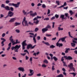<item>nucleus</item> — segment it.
Listing matches in <instances>:
<instances>
[{
  "mask_svg": "<svg viewBox=\"0 0 77 77\" xmlns=\"http://www.w3.org/2000/svg\"><path fill=\"white\" fill-rule=\"evenodd\" d=\"M26 17H24L22 22V24L23 26H29L27 23V21L26 20Z\"/></svg>",
  "mask_w": 77,
  "mask_h": 77,
  "instance_id": "1",
  "label": "nucleus"
},
{
  "mask_svg": "<svg viewBox=\"0 0 77 77\" xmlns=\"http://www.w3.org/2000/svg\"><path fill=\"white\" fill-rule=\"evenodd\" d=\"M20 5V2H18L17 4L9 3V6H13L16 8H18Z\"/></svg>",
  "mask_w": 77,
  "mask_h": 77,
  "instance_id": "2",
  "label": "nucleus"
},
{
  "mask_svg": "<svg viewBox=\"0 0 77 77\" xmlns=\"http://www.w3.org/2000/svg\"><path fill=\"white\" fill-rule=\"evenodd\" d=\"M68 66L69 68L70 69H72L74 72H75V68L73 67L72 63H70L68 65Z\"/></svg>",
  "mask_w": 77,
  "mask_h": 77,
  "instance_id": "3",
  "label": "nucleus"
},
{
  "mask_svg": "<svg viewBox=\"0 0 77 77\" xmlns=\"http://www.w3.org/2000/svg\"><path fill=\"white\" fill-rule=\"evenodd\" d=\"M14 13L12 12L11 11H9L8 13V15L5 17V18H8V17H12L13 15H14Z\"/></svg>",
  "mask_w": 77,
  "mask_h": 77,
  "instance_id": "4",
  "label": "nucleus"
},
{
  "mask_svg": "<svg viewBox=\"0 0 77 77\" xmlns=\"http://www.w3.org/2000/svg\"><path fill=\"white\" fill-rule=\"evenodd\" d=\"M64 57L65 58L66 60H72V57H71L70 56H64Z\"/></svg>",
  "mask_w": 77,
  "mask_h": 77,
  "instance_id": "5",
  "label": "nucleus"
},
{
  "mask_svg": "<svg viewBox=\"0 0 77 77\" xmlns=\"http://www.w3.org/2000/svg\"><path fill=\"white\" fill-rule=\"evenodd\" d=\"M26 40H25L22 42V45L23 50H24V49H25V46L27 45V44L26 43Z\"/></svg>",
  "mask_w": 77,
  "mask_h": 77,
  "instance_id": "6",
  "label": "nucleus"
},
{
  "mask_svg": "<svg viewBox=\"0 0 77 77\" xmlns=\"http://www.w3.org/2000/svg\"><path fill=\"white\" fill-rule=\"evenodd\" d=\"M72 42L71 43V45L72 47H74L75 46V44H77V42L76 41H75V40H72Z\"/></svg>",
  "mask_w": 77,
  "mask_h": 77,
  "instance_id": "7",
  "label": "nucleus"
},
{
  "mask_svg": "<svg viewBox=\"0 0 77 77\" xmlns=\"http://www.w3.org/2000/svg\"><path fill=\"white\" fill-rule=\"evenodd\" d=\"M35 20H37L36 21H34L33 22V23L36 24H38V23H39V21L38 20V19H37V17H35L33 19V21H35Z\"/></svg>",
  "mask_w": 77,
  "mask_h": 77,
  "instance_id": "8",
  "label": "nucleus"
},
{
  "mask_svg": "<svg viewBox=\"0 0 77 77\" xmlns=\"http://www.w3.org/2000/svg\"><path fill=\"white\" fill-rule=\"evenodd\" d=\"M1 40L2 41L1 42L2 46V47H3L5 45L4 42H6V40L3 38H1Z\"/></svg>",
  "mask_w": 77,
  "mask_h": 77,
  "instance_id": "9",
  "label": "nucleus"
},
{
  "mask_svg": "<svg viewBox=\"0 0 77 77\" xmlns=\"http://www.w3.org/2000/svg\"><path fill=\"white\" fill-rule=\"evenodd\" d=\"M30 74H28V76H32L33 75V74H34V71L33 70L30 69Z\"/></svg>",
  "mask_w": 77,
  "mask_h": 77,
  "instance_id": "10",
  "label": "nucleus"
},
{
  "mask_svg": "<svg viewBox=\"0 0 77 77\" xmlns=\"http://www.w3.org/2000/svg\"><path fill=\"white\" fill-rule=\"evenodd\" d=\"M68 34L69 36V37H70V38H73L74 41V40L75 41H77V38H73V37L72 36H71V32H68Z\"/></svg>",
  "mask_w": 77,
  "mask_h": 77,
  "instance_id": "11",
  "label": "nucleus"
},
{
  "mask_svg": "<svg viewBox=\"0 0 77 77\" xmlns=\"http://www.w3.org/2000/svg\"><path fill=\"white\" fill-rule=\"evenodd\" d=\"M17 48L16 49H14V51L15 52H18V50L19 49L20 47H21V45H20L18 46V45H17Z\"/></svg>",
  "mask_w": 77,
  "mask_h": 77,
  "instance_id": "12",
  "label": "nucleus"
},
{
  "mask_svg": "<svg viewBox=\"0 0 77 77\" xmlns=\"http://www.w3.org/2000/svg\"><path fill=\"white\" fill-rule=\"evenodd\" d=\"M18 70L20 71H22V72H24V71H25V70H24V68L22 67H19L18 68Z\"/></svg>",
  "mask_w": 77,
  "mask_h": 77,
  "instance_id": "13",
  "label": "nucleus"
},
{
  "mask_svg": "<svg viewBox=\"0 0 77 77\" xmlns=\"http://www.w3.org/2000/svg\"><path fill=\"white\" fill-rule=\"evenodd\" d=\"M16 20V18H13L11 19L9 21L10 23H13Z\"/></svg>",
  "mask_w": 77,
  "mask_h": 77,
  "instance_id": "14",
  "label": "nucleus"
},
{
  "mask_svg": "<svg viewBox=\"0 0 77 77\" xmlns=\"http://www.w3.org/2000/svg\"><path fill=\"white\" fill-rule=\"evenodd\" d=\"M36 36H37V34H35L33 37V40L34 43H36V38H35L36 37Z\"/></svg>",
  "mask_w": 77,
  "mask_h": 77,
  "instance_id": "15",
  "label": "nucleus"
},
{
  "mask_svg": "<svg viewBox=\"0 0 77 77\" xmlns=\"http://www.w3.org/2000/svg\"><path fill=\"white\" fill-rule=\"evenodd\" d=\"M42 33H45V32H47V31H48V29L45 28L42 29Z\"/></svg>",
  "mask_w": 77,
  "mask_h": 77,
  "instance_id": "16",
  "label": "nucleus"
},
{
  "mask_svg": "<svg viewBox=\"0 0 77 77\" xmlns=\"http://www.w3.org/2000/svg\"><path fill=\"white\" fill-rule=\"evenodd\" d=\"M32 46V45L31 44H29L28 45L27 47V50H29V48H31Z\"/></svg>",
  "mask_w": 77,
  "mask_h": 77,
  "instance_id": "17",
  "label": "nucleus"
},
{
  "mask_svg": "<svg viewBox=\"0 0 77 77\" xmlns=\"http://www.w3.org/2000/svg\"><path fill=\"white\" fill-rule=\"evenodd\" d=\"M5 9L7 11H10V7L8 6H6L5 7Z\"/></svg>",
  "mask_w": 77,
  "mask_h": 77,
  "instance_id": "18",
  "label": "nucleus"
},
{
  "mask_svg": "<svg viewBox=\"0 0 77 77\" xmlns=\"http://www.w3.org/2000/svg\"><path fill=\"white\" fill-rule=\"evenodd\" d=\"M21 24V23L16 22L14 23V26H20Z\"/></svg>",
  "mask_w": 77,
  "mask_h": 77,
  "instance_id": "19",
  "label": "nucleus"
},
{
  "mask_svg": "<svg viewBox=\"0 0 77 77\" xmlns=\"http://www.w3.org/2000/svg\"><path fill=\"white\" fill-rule=\"evenodd\" d=\"M30 15L32 16V17H35V15H37V13L36 12H35L34 13V14H32V13H31L30 14Z\"/></svg>",
  "mask_w": 77,
  "mask_h": 77,
  "instance_id": "20",
  "label": "nucleus"
},
{
  "mask_svg": "<svg viewBox=\"0 0 77 77\" xmlns=\"http://www.w3.org/2000/svg\"><path fill=\"white\" fill-rule=\"evenodd\" d=\"M16 45L15 47L13 46L11 48V49L12 50H14V49H17V45Z\"/></svg>",
  "mask_w": 77,
  "mask_h": 77,
  "instance_id": "21",
  "label": "nucleus"
},
{
  "mask_svg": "<svg viewBox=\"0 0 77 77\" xmlns=\"http://www.w3.org/2000/svg\"><path fill=\"white\" fill-rule=\"evenodd\" d=\"M66 38V37H65L61 38V41H62V42H64Z\"/></svg>",
  "mask_w": 77,
  "mask_h": 77,
  "instance_id": "22",
  "label": "nucleus"
},
{
  "mask_svg": "<svg viewBox=\"0 0 77 77\" xmlns=\"http://www.w3.org/2000/svg\"><path fill=\"white\" fill-rule=\"evenodd\" d=\"M70 50V48H66V51H65V53H68V51H69Z\"/></svg>",
  "mask_w": 77,
  "mask_h": 77,
  "instance_id": "23",
  "label": "nucleus"
},
{
  "mask_svg": "<svg viewBox=\"0 0 77 77\" xmlns=\"http://www.w3.org/2000/svg\"><path fill=\"white\" fill-rule=\"evenodd\" d=\"M64 17H65V15H61L60 16V18H62V20H63V19H65V18H64Z\"/></svg>",
  "mask_w": 77,
  "mask_h": 77,
  "instance_id": "24",
  "label": "nucleus"
},
{
  "mask_svg": "<svg viewBox=\"0 0 77 77\" xmlns=\"http://www.w3.org/2000/svg\"><path fill=\"white\" fill-rule=\"evenodd\" d=\"M53 59H54V60L55 61H56V62L57 60H58V59L56 57L54 56L53 57Z\"/></svg>",
  "mask_w": 77,
  "mask_h": 77,
  "instance_id": "25",
  "label": "nucleus"
},
{
  "mask_svg": "<svg viewBox=\"0 0 77 77\" xmlns=\"http://www.w3.org/2000/svg\"><path fill=\"white\" fill-rule=\"evenodd\" d=\"M61 27H58V31H60V30L62 31L63 30V28H60Z\"/></svg>",
  "mask_w": 77,
  "mask_h": 77,
  "instance_id": "26",
  "label": "nucleus"
},
{
  "mask_svg": "<svg viewBox=\"0 0 77 77\" xmlns=\"http://www.w3.org/2000/svg\"><path fill=\"white\" fill-rule=\"evenodd\" d=\"M46 29H51V26L49 25H48L46 27Z\"/></svg>",
  "mask_w": 77,
  "mask_h": 77,
  "instance_id": "27",
  "label": "nucleus"
},
{
  "mask_svg": "<svg viewBox=\"0 0 77 77\" xmlns=\"http://www.w3.org/2000/svg\"><path fill=\"white\" fill-rule=\"evenodd\" d=\"M56 4H57V5L59 6L60 5V2L59 1H56Z\"/></svg>",
  "mask_w": 77,
  "mask_h": 77,
  "instance_id": "28",
  "label": "nucleus"
},
{
  "mask_svg": "<svg viewBox=\"0 0 77 77\" xmlns=\"http://www.w3.org/2000/svg\"><path fill=\"white\" fill-rule=\"evenodd\" d=\"M61 40V38H60L59 39L58 41L56 43V45L57 47L59 46V42H60V41Z\"/></svg>",
  "mask_w": 77,
  "mask_h": 77,
  "instance_id": "29",
  "label": "nucleus"
},
{
  "mask_svg": "<svg viewBox=\"0 0 77 77\" xmlns=\"http://www.w3.org/2000/svg\"><path fill=\"white\" fill-rule=\"evenodd\" d=\"M56 77H63V75L62 74H60L57 76Z\"/></svg>",
  "mask_w": 77,
  "mask_h": 77,
  "instance_id": "30",
  "label": "nucleus"
},
{
  "mask_svg": "<svg viewBox=\"0 0 77 77\" xmlns=\"http://www.w3.org/2000/svg\"><path fill=\"white\" fill-rule=\"evenodd\" d=\"M69 13L70 14V15H72L73 14H74V13L72 12V11L71 10H70L69 11Z\"/></svg>",
  "mask_w": 77,
  "mask_h": 77,
  "instance_id": "31",
  "label": "nucleus"
},
{
  "mask_svg": "<svg viewBox=\"0 0 77 77\" xmlns=\"http://www.w3.org/2000/svg\"><path fill=\"white\" fill-rule=\"evenodd\" d=\"M55 48V46L53 45H52L50 46V48Z\"/></svg>",
  "mask_w": 77,
  "mask_h": 77,
  "instance_id": "32",
  "label": "nucleus"
},
{
  "mask_svg": "<svg viewBox=\"0 0 77 77\" xmlns=\"http://www.w3.org/2000/svg\"><path fill=\"white\" fill-rule=\"evenodd\" d=\"M44 63H48V60L46 59L44 61Z\"/></svg>",
  "mask_w": 77,
  "mask_h": 77,
  "instance_id": "33",
  "label": "nucleus"
},
{
  "mask_svg": "<svg viewBox=\"0 0 77 77\" xmlns=\"http://www.w3.org/2000/svg\"><path fill=\"white\" fill-rule=\"evenodd\" d=\"M59 47H60L63 46V44L62 43H59L58 45Z\"/></svg>",
  "mask_w": 77,
  "mask_h": 77,
  "instance_id": "34",
  "label": "nucleus"
},
{
  "mask_svg": "<svg viewBox=\"0 0 77 77\" xmlns=\"http://www.w3.org/2000/svg\"><path fill=\"white\" fill-rule=\"evenodd\" d=\"M15 41L16 44H20V42H18V39L16 40Z\"/></svg>",
  "mask_w": 77,
  "mask_h": 77,
  "instance_id": "35",
  "label": "nucleus"
},
{
  "mask_svg": "<svg viewBox=\"0 0 77 77\" xmlns=\"http://www.w3.org/2000/svg\"><path fill=\"white\" fill-rule=\"evenodd\" d=\"M69 74H73V77H75V75H76V74H75V73L74 72H72V73H69Z\"/></svg>",
  "mask_w": 77,
  "mask_h": 77,
  "instance_id": "36",
  "label": "nucleus"
},
{
  "mask_svg": "<svg viewBox=\"0 0 77 77\" xmlns=\"http://www.w3.org/2000/svg\"><path fill=\"white\" fill-rule=\"evenodd\" d=\"M42 8H46V5H45L43 4L42 5Z\"/></svg>",
  "mask_w": 77,
  "mask_h": 77,
  "instance_id": "37",
  "label": "nucleus"
},
{
  "mask_svg": "<svg viewBox=\"0 0 77 77\" xmlns=\"http://www.w3.org/2000/svg\"><path fill=\"white\" fill-rule=\"evenodd\" d=\"M63 66H66V67H67V65H66V63L65 62H63Z\"/></svg>",
  "mask_w": 77,
  "mask_h": 77,
  "instance_id": "38",
  "label": "nucleus"
},
{
  "mask_svg": "<svg viewBox=\"0 0 77 77\" xmlns=\"http://www.w3.org/2000/svg\"><path fill=\"white\" fill-rule=\"evenodd\" d=\"M52 28L53 29H54V25L55 24V22H53L52 23Z\"/></svg>",
  "mask_w": 77,
  "mask_h": 77,
  "instance_id": "39",
  "label": "nucleus"
},
{
  "mask_svg": "<svg viewBox=\"0 0 77 77\" xmlns=\"http://www.w3.org/2000/svg\"><path fill=\"white\" fill-rule=\"evenodd\" d=\"M64 57H62L61 58V61L62 62H63H63H64Z\"/></svg>",
  "mask_w": 77,
  "mask_h": 77,
  "instance_id": "40",
  "label": "nucleus"
},
{
  "mask_svg": "<svg viewBox=\"0 0 77 77\" xmlns=\"http://www.w3.org/2000/svg\"><path fill=\"white\" fill-rule=\"evenodd\" d=\"M32 60H33V59H32V57H31L29 59V60H30L31 64H32Z\"/></svg>",
  "mask_w": 77,
  "mask_h": 77,
  "instance_id": "41",
  "label": "nucleus"
},
{
  "mask_svg": "<svg viewBox=\"0 0 77 77\" xmlns=\"http://www.w3.org/2000/svg\"><path fill=\"white\" fill-rule=\"evenodd\" d=\"M45 45H48V46L50 45V44H49L48 42H45Z\"/></svg>",
  "mask_w": 77,
  "mask_h": 77,
  "instance_id": "42",
  "label": "nucleus"
},
{
  "mask_svg": "<svg viewBox=\"0 0 77 77\" xmlns=\"http://www.w3.org/2000/svg\"><path fill=\"white\" fill-rule=\"evenodd\" d=\"M15 31L17 33H20V31L19 30V29H16Z\"/></svg>",
  "mask_w": 77,
  "mask_h": 77,
  "instance_id": "43",
  "label": "nucleus"
},
{
  "mask_svg": "<svg viewBox=\"0 0 77 77\" xmlns=\"http://www.w3.org/2000/svg\"><path fill=\"white\" fill-rule=\"evenodd\" d=\"M38 30L39 28L36 27L35 29V32H36L38 31Z\"/></svg>",
  "mask_w": 77,
  "mask_h": 77,
  "instance_id": "44",
  "label": "nucleus"
},
{
  "mask_svg": "<svg viewBox=\"0 0 77 77\" xmlns=\"http://www.w3.org/2000/svg\"><path fill=\"white\" fill-rule=\"evenodd\" d=\"M67 5V4H66V2L64 3L63 5H62L63 7H64V6H66Z\"/></svg>",
  "mask_w": 77,
  "mask_h": 77,
  "instance_id": "45",
  "label": "nucleus"
},
{
  "mask_svg": "<svg viewBox=\"0 0 77 77\" xmlns=\"http://www.w3.org/2000/svg\"><path fill=\"white\" fill-rule=\"evenodd\" d=\"M24 52H26V53H27L28 54H29V51H28L27 50H24Z\"/></svg>",
  "mask_w": 77,
  "mask_h": 77,
  "instance_id": "46",
  "label": "nucleus"
},
{
  "mask_svg": "<svg viewBox=\"0 0 77 77\" xmlns=\"http://www.w3.org/2000/svg\"><path fill=\"white\" fill-rule=\"evenodd\" d=\"M55 17H56V18H59V15L56 14L55 15Z\"/></svg>",
  "mask_w": 77,
  "mask_h": 77,
  "instance_id": "47",
  "label": "nucleus"
},
{
  "mask_svg": "<svg viewBox=\"0 0 77 77\" xmlns=\"http://www.w3.org/2000/svg\"><path fill=\"white\" fill-rule=\"evenodd\" d=\"M23 13L24 14V15H26L27 14V12H26L24 10H23Z\"/></svg>",
  "mask_w": 77,
  "mask_h": 77,
  "instance_id": "48",
  "label": "nucleus"
},
{
  "mask_svg": "<svg viewBox=\"0 0 77 77\" xmlns=\"http://www.w3.org/2000/svg\"><path fill=\"white\" fill-rule=\"evenodd\" d=\"M52 71H54V69H55V68H54V66H52Z\"/></svg>",
  "mask_w": 77,
  "mask_h": 77,
  "instance_id": "49",
  "label": "nucleus"
},
{
  "mask_svg": "<svg viewBox=\"0 0 77 77\" xmlns=\"http://www.w3.org/2000/svg\"><path fill=\"white\" fill-rule=\"evenodd\" d=\"M9 2H10V1L9 0H6L5 1V3H6V4H8Z\"/></svg>",
  "mask_w": 77,
  "mask_h": 77,
  "instance_id": "50",
  "label": "nucleus"
},
{
  "mask_svg": "<svg viewBox=\"0 0 77 77\" xmlns=\"http://www.w3.org/2000/svg\"><path fill=\"white\" fill-rule=\"evenodd\" d=\"M12 45H15V44H17L16 42H14V41H13L12 42Z\"/></svg>",
  "mask_w": 77,
  "mask_h": 77,
  "instance_id": "51",
  "label": "nucleus"
},
{
  "mask_svg": "<svg viewBox=\"0 0 77 77\" xmlns=\"http://www.w3.org/2000/svg\"><path fill=\"white\" fill-rule=\"evenodd\" d=\"M44 20H46V21L48 20H49V18L48 17L44 19Z\"/></svg>",
  "mask_w": 77,
  "mask_h": 77,
  "instance_id": "52",
  "label": "nucleus"
},
{
  "mask_svg": "<svg viewBox=\"0 0 77 77\" xmlns=\"http://www.w3.org/2000/svg\"><path fill=\"white\" fill-rule=\"evenodd\" d=\"M50 13V10L48 9V13H47V15H48Z\"/></svg>",
  "mask_w": 77,
  "mask_h": 77,
  "instance_id": "53",
  "label": "nucleus"
},
{
  "mask_svg": "<svg viewBox=\"0 0 77 77\" xmlns=\"http://www.w3.org/2000/svg\"><path fill=\"white\" fill-rule=\"evenodd\" d=\"M36 45H34L33 46H32V47H31V49H33V48H35V47H36Z\"/></svg>",
  "mask_w": 77,
  "mask_h": 77,
  "instance_id": "54",
  "label": "nucleus"
},
{
  "mask_svg": "<svg viewBox=\"0 0 77 77\" xmlns=\"http://www.w3.org/2000/svg\"><path fill=\"white\" fill-rule=\"evenodd\" d=\"M9 40L10 41V42H12L13 41H14V39L13 38L9 39Z\"/></svg>",
  "mask_w": 77,
  "mask_h": 77,
  "instance_id": "55",
  "label": "nucleus"
},
{
  "mask_svg": "<svg viewBox=\"0 0 77 77\" xmlns=\"http://www.w3.org/2000/svg\"><path fill=\"white\" fill-rule=\"evenodd\" d=\"M37 38L38 40H39L41 39V37H40V36H38L37 37Z\"/></svg>",
  "mask_w": 77,
  "mask_h": 77,
  "instance_id": "56",
  "label": "nucleus"
},
{
  "mask_svg": "<svg viewBox=\"0 0 77 77\" xmlns=\"http://www.w3.org/2000/svg\"><path fill=\"white\" fill-rule=\"evenodd\" d=\"M36 17H37V19H41V18H42V17L37 16Z\"/></svg>",
  "mask_w": 77,
  "mask_h": 77,
  "instance_id": "57",
  "label": "nucleus"
},
{
  "mask_svg": "<svg viewBox=\"0 0 77 77\" xmlns=\"http://www.w3.org/2000/svg\"><path fill=\"white\" fill-rule=\"evenodd\" d=\"M28 24L30 25H33V23H32V22H29L28 23Z\"/></svg>",
  "mask_w": 77,
  "mask_h": 77,
  "instance_id": "58",
  "label": "nucleus"
},
{
  "mask_svg": "<svg viewBox=\"0 0 77 77\" xmlns=\"http://www.w3.org/2000/svg\"><path fill=\"white\" fill-rule=\"evenodd\" d=\"M10 10L11 11H14V8L12 7H10Z\"/></svg>",
  "mask_w": 77,
  "mask_h": 77,
  "instance_id": "59",
  "label": "nucleus"
},
{
  "mask_svg": "<svg viewBox=\"0 0 77 77\" xmlns=\"http://www.w3.org/2000/svg\"><path fill=\"white\" fill-rule=\"evenodd\" d=\"M65 16L66 17H67L68 16V13H65Z\"/></svg>",
  "mask_w": 77,
  "mask_h": 77,
  "instance_id": "60",
  "label": "nucleus"
},
{
  "mask_svg": "<svg viewBox=\"0 0 77 77\" xmlns=\"http://www.w3.org/2000/svg\"><path fill=\"white\" fill-rule=\"evenodd\" d=\"M5 35H6V34H5V33H3L2 35V37H3H3H5Z\"/></svg>",
  "mask_w": 77,
  "mask_h": 77,
  "instance_id": "61",
  "label": "nucleus"
},
{
  "mask_svg": "<svg viewBox=\"0 0 77 77\" xmlns=\"http://www.w3.org/2000/svg\"><path fill=\"white\" fill-rule=\"evenodd\" d=\"M54 19H55V17L54 16L51 18V20H54Z\"/></svg>",
  "mask_w": 77,
  "mask_h": 77,
  "instance_id": "62",
  "label": "nucleus"
},
{
  "mask_svg": "<svg viewBox=\"0 0 77 77\" xmlns=\"http://www.w3.org/2000/svg\"><path fill=\"white\" fill-rule=\"evenodd\" d=\"M1 7L2 8H5V5L4 4H2Z\"/></svg>",
  "mask_w": 77,
  "mask_h": 77,
  "instance_id": "63",
  "label": "nucleus"
},
{
  "mask_svg": "<svg viewBox=\"0 0 77 77\" xmlns=\"http://www.w3.org/2000/svg\"><path fill=\"white\" fill-rule=\"evenodd\" d=\"M42 66L43 67H45H45H46V66H47L46 65H45L44 64L42 65Z\"/></svg>",
  "mask_w": 77,
  "mask_h": 77,
  "instance_id": "64",
  "label": "nucleus"
}]
</instances>
